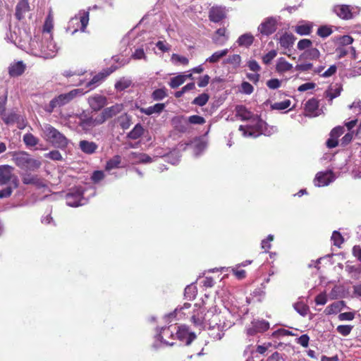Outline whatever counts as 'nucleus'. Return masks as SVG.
I'll return each mask as SVG.
<instances>
[{
    "mask_svg": "<svg viewBox=\"0 0 361 361\" xmlns=\"http://www.w3.org/2000/svg\"><path fill=\"white\" fill-rule=\"evenodd\" d=\"M221 317L219 314H213L209 312L204 314L203 308L196 306L193 310L191 320L200 330L204 328L206 323L208 322L209 336L214 340H221L224 335V331L230 326L225 322L221 323Z\"/></svg>",
    "mask_w": 361,
    "mask_h": 361,
    "instance_id": "1",
    "label": "nucleus"
},
{
    "mask_svg": "<svg viewBox=\"0 0 361 361\" xmlns=\"http://www.w3.org/2000/svg\"><path fill=\"white\" fill-rule=\"evenodd\" d=\"M58 47L51 39H46L40 35L30 38L27 51L30 54L44 59H51L56 55Z\"/></svg>",
    "mask_w": 361,
    "mask_h": 361,
    "instance_id": "2",
    "label": "nucleus"
},
{
    "mask_svg": "<svg viewBox=\"0 0 361 361\" xmlns=\"http://www.w3.org/2000/svg\"><path fill=\"white\" fill-rule=\"evenodd\" d=\"M40 129L42 131L41 136L54 147L61 149L67 147L68 140L63 134L50 124L46 123L40 126Z\"/></svg>",
    "mask_w": 361,
    "mask_h": 361,
    "instance_id": "3",
    "label": "nucleus"
},
{
    "mask_svg": "<svg viewBox=\"0 0 361 361\" xmlns=\"http://www.w3.org/2000/svg\"><path fill=\"white\" fill-rule=\"evenodd\" d=\"M12 161L20 169L26 171H35L41 166V161L34 159L25 151L14 152L12 153Z\"/></svg>",
    "mask_w": 361,
    "mask_h": 361,
    "instance_id": "4",
    "label": "nucleus"
},
{
    "mask_svg": "<svg viewBox=\"0 0 361 361\" xmlns=\"http://www.w3.org/2000/svg\"><path fill=\"white\" fill-rule=\"evenodd\" d=\"M30 37L19 27L15 26L10 27L6 33L5 39L10 43L14 44L18 47L27 51Z\"/></svg>",
    "mask_w": 361,
    "mask_h": 361,
    "instance_id": "5",
    "label": "nucleus"
},
{
    "mask_svg": "<svg viewBox=\"0 0 361 361\" xmlns=\"http://www.w3.org/2000/svg\"><path fill=\"white\" fill-rule=\"evenodd\" d=\"M266 126V123L262 121H259L258 123H257V130L251 126H240L239 130L243 133V135L246 137H256L261 134L269 136L277 131V128L276 127L271 126L268 128Z\"/></svg>",
    "mask_w": 361,
    "mask_h": 361,
    "instance_id": "6",
    "label": "nucleus"
},
{
    "mask_svg": "<svg viewBox=\"0 0 361 361\" xmlns=\"http://www.w3.org/2000/svg\"><path fill=\"white\" fill-rule=\"evenodd\" d=\"M78 94H82L80 90H73L65 94H61L58 97L54 98L49 102V105L46 107L45 110L51 113L56 107L63 106L71 101Z\"/></svg>",
    "mask_w": 361,
    "mask_h": 361,
    "instance_id": "7",
    "label": "nucleus"
},
{
    "mask_svg": "<svg viewBox=\"0 0 361 361\" xmlns=\"http://www.w3.org/2000/svg\"><path fill=\"white\" fill-rule=\"evenodd\" d=\"M13 168L8 165L0 166V185L9 183L8 187L16 188L18 186V178L13 174Z\"/></svg>",
    "mask_w": 361,
    "mask_h": 361,
    "instance_id": "8",
    "label": "nucleus"
},
{
    "mask_svg": "<svg viewBox=\"0 0 361 361\" xmlns=\"http://www.w3.org/2000/svg\"><path fill=\"white\" fill-rule=\"evenodd\" d=\"M176 324H171L167 327H163L157 334L156 337L163 343L168 345H173L176 339Z\"/></svg>",
    "mask_w": 361,
    "mask_h": 361,
    "instance_id": "9",
    "label": "nucleus"
},
{
    "mask_svg": "<svg viewBox=\"0 0 361 361\" xmlns=\"http://www.w3.org/2000/svg\"><path fill=\"white\" fill-rule=\"evenodd\" d=\"M334 11L339 18L348 20L357 15L360 8L358 7H350L347 5H337L334 7Z\"/></svg>",
    "mask_w": 361,
    "mask_h": 361,
    "instance_id": "10",
    "label": "nucleus"
},
{
    "mask_svg": "<svg viewBox=\"0 0 361 361\" xmlns=\"http://www.w3.org/2000/svg\"><path fill=\"white\" fill-rule=\"evenodd\" d=\"M336 176L331 170L320 171L316 174L314 179V184L317 187H323L329 185L334 181Z\"/></svg>",
    "mask_w": 361,
    "mask_h": 361,
    "instance_id": "11",
    "label": "nucleus"
},
{
    "mask_svg": "<svg viewBox=\"0 0 361 361\" xmlns=\"http://www.w3.org/2000/svg\"><path fill=\"white\" fill-rule=\"evenodd\" d=\"M278 19L270 17L265 19L258 27L259 32L264 35H269L274 33L277 28Z\"/></svg>",
    "mask_w": 361,
    "mask_h": 361,
    "instance_id": "12",
    "label": "nucleus"
},
{
    "mask_svg": "<svg viewBox=\"0 0 361 361\" xmlns=\"http://www.w3.org/2000/svg\"><path fill=\"white\" fill-rule=\"evenodd\" d=\"M66 204L71 207H78L86 203V200L82 197V192L80 189L67 194L66 197Z\"/></svg>",
    "mask_w": 361,
    "mask_h": 361,
    "instance_id": "13",
    "label": "nucleus"
},
{
    "mask_svg": "<svg viewBox=\"0 0 361 361\" xmlns=\"http://www.w3.org/2000/svg\"><path fill=\"white\" fill-rule=\"evenodd\" d=\"M176 338L180 341H185L187 345L195 338L196 336L194 333L190 332L186 326H176V331H175Z\"/></svg>",
    "mask_w": 361,
    "mask_h": 361,
    "instance_id": "14",
    "label": "nucleus"
},
{
    "mask_svg": "<svg viewBox=\"0 0 361 361\" xmlns=\"http://www.w3.org/2000/svg\"><path fill=\"white\" fill-rule=\"evenodd\" d=\"M321 114L319 109V102L316 99H310L305 104V116L308 117H316Z\"/></svg>",
    "mask_w": 361,
    "mask_h": 361,
    "instance_id": "15",
    "label": "nucleus"
},
{
    "mask_svg": "<svg viewBox=\"0 0 361 361\" xmlns=\"http://www.w3.org/2000/svg\"><path fill=\"white\" fill-rule=\"evenodd\" d=\"M80 20V31L84 32L89 23V11H80L79 13L73 18L69 22V26L75 23H78Z\"/></svg>",
    "mask_w": 361,
    "mask_h": 361,
    "instance_id": "16",
    "label": "nucleus"
},
{
    "mask_svg": "<svg viewBox=\"0 0 361 361\" xmlns=\"http://www.w3.org/2000/svg\"><path fill=\"white\" fill-rule=\"evenodd\" d=\"M236 116L243 121L252 120L257 121L258 123V118L251 111L247 109L244 106L239 105L235 107Z\"/></svg>",
    "mask_w": 361,
    "mask_h": 361,
    "instance_id": "17",
    "label": "nucleus"
},
{
    "mask_svg": "<svg viewBox=\"0 0 361 361\" xmlns=\"http://www.w3.org/2000/svg\"><path fill=\"white\" fill-rule=\"evenodd\" d=\"M252 328L247 329V334L254 335L257 332H263L269 328V324L264 320H256L252 322Z\"/></svg>",
    "mask_w": 361,
    "mask_h": 361,
    "instance_id": "18",
    "label": "nucleus"
},
{
    "mask_svg": "<svg viewBox=\"0 0 361 361\" xmlns=\"http://www.w3.org/2000/svg\"><path fill=\"white\" fill-rule=\"evenodd\" d=\"M89 104L94 111H99L106 104V98L102 95H94L89 98Z\"/></svg>",
    "mask_w": 361,
    "mask_h": 361,
    "instance_id": "19",
    "label": "nucleus"
},
{
    "mask_svg": "<svg viewBox=\"0 0 361 361\" xmlns=\"http://www.w3.org/2000/svg\"><path fill=\"white\" fill-rule=\"evenodd\" d=\"M293 68L292 63L286 61L283 57L279 58L276 61V71L279 74L290 71Z\"/></svg>",
    "mask_w": 361,
    "mask_h": 361,
    "instance_id": "20",
    "label": "nucleus"
},
{
    "mask_svg": "<svg viewBox=\"0 0 361 361\" xmlns=\"http://www.w3.org/2000/svg\"><path fill=\"white\" fill-rule=\"evenodd\" d=\"M79 148L85 154H92L96 152L98 145L92 141L83 140L80 141Z\"/></svg>",
    "mask_w": 361,
    "mask_h": 361,
    "instance_id": "21",
    "label": "nucleus"
},
{
    "mask_svg": "<svg viewBox=\"0 0 361 361\" xmlns=\"http://www.w3.org/2000/svg\"><path fill=\"white\" fill-rule=\"evenodd\" d=\"M30 11V4L27 0H20L16 7V16L18 20L24 18L25 14Z\"/></svg>",
    "mask_w": 361,
    "mask_h": 361,
    "instance_id": "22",
    "label": "nucleus"
},
{
    "mask_svg": "<svg viewBox=\"0 0 361 361\" xmlns=\"http://www.w3.org/2000/svg\"><path fill=\"white\" fill-rule=\"evenodd\" d=\"M112 71H104L94 75L90 81L86 83V87H89L88 91L97 86L98 84L112 73ZM86 92H87V90Z\"/></svg>",
    "mask_w": 361,
    "mask_h": 361,
    "instance_id": "23",
    "label": "nucleus"
},
{
    "mask_svg": "<svg viewBox=\"0 0 361 361\" xmlns=\"http://www.w3.org/2000/svg\"><path fill=\"white\" fill-rule=\"evenodd\" d=\"M226 13L224 8L219 6H214L209 11L210 20L218 23L225 18Z\"/></svg>",
    "mask_w": 361,
    "mask_h": 361,
    "instance_id": "24",
    "label": "nucleus"
},
{
    "mask_svg": "<svg viewBox=\"0 0 361 361\" xmlns=\"http://www.w3.org/2000/svg\"><path fill=\"white\" fill-rule=\"evenodd\" d=\"M320 55L319 49L311 47L299 56V60H317Z\"/></svg>",
    "mask_w": 361,
    "mask_h": 361,
    "instance_id": "25",
    "label": "nucleus"
},
{
    "mask_svg": "<svg viewBox=\"0 0 361 361\" xmlns=\"http://www.w3.org/2000/svg\"><path fill=\"white\" fill-rule=\"evenodd\" d=\"M79 119V126L85 131H89L90 129L96 126L93 120V116L82 115L80 116Z\"/></svg>",
    "mask_w": 361,
    "mask_h": 361,
    "instance_id": "26",
    "label": "nucleus"
},
{
    "mask_svg": "<svg viewBox=\"0 0 361 361\" xmlns=\"http://www.w3.org/2000/svg\"><path fill=\"white\" fill-rule=\"evenodd\" d=\"M53 29V20L52 18L49 16L43 26V31L40 37H45L46 39H51L52 34L51 33Z\"/></svg>",
    "mask_w": 361,
    "mask_h": 361,
    "instance_id": "27",
    "label": "nucleus"
},
{
    "mask_svg": "<svg viewBox=\"0 0 361 361\" xmlns=\"http://www.w3.org/2000/svg\"><path fill=\"white\" fill-rule=\"evenodd\" d=\"M344 305L345 303L343 301L334 302L326 307L324 313L326 315L336 314L342 310Z\"/></svg>",
    "mask_w": 361,
    "mask_h": 361,
    "instance_id": "28",
    "label": "nucleus"
},
{
    "mask_svg": "<svg viewBox=\"0 0 361 361\" xmlns=\"http://www.w3.org/2000/svg\"><path fill=\"white\" fill-rule=\"evenodd\" d=\"M212 39L216 44L219 46L224 45L228 39V37L226 35L225 28L218 29L216 31Z\"/></svg>",
    "mask_w": 361,
    "mask_h": 361,
    "instance_id": "29",
    "label": "nucleus"
},
{
    "mask_svg": "<svg viewBox=\"0 0 361 361\" xmlns=\"http://www.w3.org/2000/svg\"><path fill=\"white\" fill-rule=\"evenodd\" d=\"M25 71V65L22 61H18L11 64L8 68V73L11 76H18Z\"/></svg>",
    "mask_w": 361,
    "mask_h": 361,
    "instance_id": "30",
    "label": "nucleus"
},
{
    "mask_svg": "<svg viewBox=\"0 0 361 361\" xmlns=\"http://www.w3.org/2000/svg\"><path fill=\"white\" fill-rule=\"evenodd\" d=\"M341 90L342 87L340 85L336 84L334 85H331L327 90H326L325 96L329 101H332L334 98L341 94Z\"/></svg>",
    "mask_w": 361,
    "mask_h": 361,
    "instance_id": "31",
    "label": "nucleus"
},
{
    "mask_svg": "<svg viewBox=\"0 0 361 361\" xmlns=\"http://www.w3.org/2000/svg\"><path fill=\"white\" fill-rule=\"evenodd\" d=\"M254 41V37L250 33H245L240 35L236 43L239 47H249Z\"/></svg>",
    "mask_w": 361,
    "mask_h": 361,
    "instance_id": "32",
    "label": "nucleus"
},
{
    "mask_svg": "<svg viewBox=\"0 0 361 361\" xmlns=\"http://www.w3.org/2000/svg\"><path fill=\"white\" fill-rule=\"evenodd\" d=\"M164 104H156L154 106L147 108H141L140 111L146 115H152L154 114H160L164 109Z\"/></svg>",
    "mask_w": 361,
    "mask_h": 361,
    "instance_id": "33",
    "label": "nucleus"
},
{
    "mask_svg": "<svg viewBox=\"0 0 361 361\" xmlns=\"http://www.w3.org/2000/svg\"><path fill=\"white\" fill-rule=\"evenodd\" d=\"M144 128L141 124L137 123L135 126L131 131L128 134V137L132 140H137L140 138L144 133Z\"/></svg>",
    "mask_w": 361,
    "mask_h": 361,
    "instance_id": "34",
    "label": "nucleus"
},
{
    "mask_svg": "<svg viewBox=\"0 0 361 361\" xmlns=\"http://www.w3.org/2000/svg\"><path fill=\"white\" fill-rule=\"evenodd\" d=\"M123 110V104H116L111 107L106 108L103 112L108 118L113 117Z\"/></svg>",
    "mask_w": 361,
    "mask_h": 361,
    "instance_id": "35",
    "label": "nucleus"
},
{
    "mask_svg": "<svg viewBox=\"0 0 361 361\" xmlns=\"http://www.w3.org/2000/svg\"><path fill=\"white\" fill-rule=\"evenodd\" d=\"M279 43L281 47L289 48L294 43V37L290 34H285L280 37Z\"/></svg>",
    "mask_w": 361,
    "mask_h": 361,
    "instance_id": "36",
    "label": "nucleus"
},
{
    "mask_svg": "<svg viewBox=\"0 0 361 361\" xmlns=\"http://www.w3.org/2000/svg\"><path fill=\"white\" fill-rule=\"evenodd\" d=\"M228 53V49H225L223 50L214 52L211 56L206 59V62L214 63L218 62L221 58L225 56Z\"/></svg>",
    "mask_w": 361,
    "mask_h": 361,
    "instance_id": "37",
    "label": "nucleus"
},
{
    "mask_svg": "<svg viewBox=\"0 0 361 361\" xmlns=\"http://www.w3.org/2000/svg\"><path fill=\"white\" fill-rule=\"evenodd\" d=\"M23 140L28 147H35L39 142V139L32 133H25L23 135Z\"/></svg>",
    "mask_w": 361,
    "mask_h": 361,
    "instance_id": "38",
    "label": "nucleus"
},
{
    "mask_svg": "<svg viewBox=\"0 0 361 361\" xmlns=\"http://www.w3.org/2000/svg\"><path fill=\"white\" fill-rule=\"evenodd\" d=\"M186 81V76L184 74H179L175 77L171 78L169 82V86L173 88H177Z\"/></svg>",
    "mask_w": 361,
    "mask_h": 361,
    "instance_id": "39",
    "label": "nucleus"
},
{
    "mask_svg": "<svg viewBox=\"0 0 361 361\" xmlns=\"http://www.w3.org/2000/svg\"><path fill=\"white\" fill-rule=\"evenodd\" d=\"M312 24L304 23L295 26V31L300 35H308L312 32Z\"/></svg>",
    "mask_w": 361,
    "mask_h": 361,
    "instance_id": "40",
    "label": "nucleus"
},
{
    "mask_svg": "<svg viewBox=\"0 0 361 361\" xmlns=\"http://www.w3.org/2000/svg\"><path fill=\"white\" fill-rule=\"evenodd\" d=\"M131 156H132V158L135 159L137 160V162H138V163L147 164V163H150L152 161V159L147 154H144V153L137 154V153L133 152L131 154Z\"/></svg>",
    "mask_w": 361,
    "mask_h": 361,
    "instance_id": "41",
    "label": "nucleus"
},
{
    "mask_svg": "<svg viewBox=\"0 0 361 361\" xmlns=\"http://www.w3.org/2000/svg\"><path fill=\"white\" fill-rule=\"evenodd\" d=\"M118 122L123 130L128 129L131 124V118L126 114L120 116L118 118Z\"/></svg>",
    "mask_w": 361,
    "mask_h": 361,
    "instance_id": "42",
    "label": "nucleus"
},
{
    "mask_svg": "<svg viewBox=\"0 0 361 361\" xmlns=\"http://www.w3.org/2000/svg\"><path fill=\"white\" fill-rule=\"evenodd\" d=\"M295 310L301 316H306L307 314L309 307L302 302H297L293 305Z\"/></svg>",
    "mask_w": 361,
    "mask_h": 361,
    "instance_id": "43",
    "label": "nucleus"
},
{
    "mask_svg": "<svg viewBox=\"0 0 361 361\" xmlns=\"http://www.w3.org/2000/svg\"><path fill=\"white\" fill-rule=\"evenodd\" d=\"M194 152L196 156L199 155L207 147V143L202 140H197L193 143Z\"/></svg>",
    "mask_w": 361,
    "mask_h": 361,
    "instance_id": "44",
    "label": "nucleus"
},
{
    "mask_svg": "<svg viewBox=\"0 0 361 361\" xmlns=\"http://www.w3.org/2000/svg\"><path fill=\"white\" fill-rule=\"evenodd\" d=\"M197 287L193 284H190L185 288V297L188 300H193L197 295Z\"/></svg>",
    "mask_w": 361,
    "mask_h": 361,
    "instance_id": "45",
    "label": "nucleus"
},
{
    "mask_svg": "<svg viewBox=\"0 0 361 361\" xmlns=\"http://www.w3.org/2000/svg\"><path fill=\"white\" fill-rule=\"evenodd\" d=\"M22 180L26 185H37L38 184L39 179L37 176L31 173H25L22 177Z\"/></svg>",
    "mask_w": 361,
    "mask_h": 361,
    "instance_id": "46",
    "label": "nucleus"
},
{
    "mask_svg": "<svg viewBox=\"0 0 361 361\" xmlns=\"http://www.w3.org/2000/svg\"><path fill=\"white\" fill-rule=\"evenodd\" d=\"M121 157L120 156H114L112 159L107 161L106 165V169L110 171L113 169L118 168L121 163Z\"/></svg>",
    "mask_w": 361,
    "mask_h": 361,
    "instance_id": "47",
    "label": "nucleus"
},
{
    "mask_svg": "<svg viewBox=\"0 0 361 361\" xmlns=\"http://www.w3.org/2000/svg\"><path fill=\"white\" fill-rule=\"evenodd\" d=\"M171 61L175 65H178L179 63L188 65L189 62L188 59L186 57L176 54H173L171 55Z\"/></svg>",
    "mask_w": 361,
    "mask_h": 361,
    "instance_id": "48",
    "label": "nucleus"
},
{
    "mask_svg": "<svg viewBox=\"0 0 361 361\" xmlns=\"http://www.w3.org/2000/svg\"><path fill=\"white\" fill-rule=\"evenodd\" d=\"M130 80L127 78H121L115 84V88L118 91H122L130 87Z\"/></svg>",
    "mask_w": 361,
    "mask_h": 361,
    "instance_id": "49",
    "label": "nucleus"
},
{
    "mask_svg": "<svg viewBox=\"0 0 361 361\" xmlns=\"http://www.w3.org/2000/svg\"><path fill=\"white\" fill-rule=\"evenodd\" d=\"M209 97L207 93H202L196 98H195V99L192 101V104L200 106H202L207 104V102L209 100Z\"/></svg>",
    "mask_w": 361,
    "mask_h": 361,
    "instance_id": "50",
    "label": "nucleus"
},
{
    "mask_svg": "<svg viewBox=\"0 0 361 361\" xmlns=\"http://www.w3.org/2000/svg\"><path fill=\"white\" fill-rule=\"evenodd\" d=\"M226 63L232 65L234 68H238L240 65L241 57L239 54H233L227 58Z\"/></svg>",
    "mask_w": 361,
    "mask_h": 361,
    "instance_id": "51",
    "label": "nucleus"
},
{
    "mask_svg": "<svg viewBox=\"0 0 361 361\" xmlns=\"http://www.w3.org/2000/svg\"><path fill=\"white\" fill-rule=\"evenodd\" d=\"M18 116L19 114L15 112H11L4 116L3 120L7 125L13 124L18 120Z\"/></svg>",
    "mask_w": 361,
    "mask_h": 361,
    "instance_id": "52",
    "label": "nucleus"
},
{
    "mask_svg": "<svg viewBox=\"0 0 361 361\" xmlns=\"http://www.w3.org/2000/svg\"><path fill=\"white\" fill-rule=\"evenodd\" d=\"M312 42L310 39H300L298 42L297 48L300 51H302V50L305 51V50L310 49L312 47Z\"/></svg>",
    "mask_w": 361,
    "mask_h": 361,
    "instance_id": "53",
    "label": "nucleus"
},
{
    "mask_svg": "<svg viewBox=\"0 0 361 361\" xmlns=\"http://www.w3.org/2000/svg\"><path fill=\"white\" fill-rule=\"evenodd\" d=\"M290 104H291L290 101L289 99H286V100H284L282 102L274 103L271 106V107L273 109L284 110V109L289 108V106H290Z\"/></svg>",
    "mask_w": 361,
    "mask_h": 361,
    "instance_id": "54",
    "label": "nucleus"
},
{
    "mask_svg": "<svg viewBox=\"0 0 361 361\" xmlns=\"http://www.w3.org/2000/svg\"><path fill=\"white\" fill-rule=\"evenodd\" d=\"M353 329V326L351 325H339L336 328V331L341 335L343 336H348Z\"/></svg>",
    "mask_w": 361,
    "mask_h": 361,
    "instance_id": "55",
    "label": "nucleus"
},
{
    "mask_svg": "<svg viewBox=\"0 0 361 361\" xmlns=\"http://www.w3.org/2000/svg\"><path fill=\"white\" fill-rule=\"evenodd\" d=\"M331 240L334 245L340 247L343 243V238L341 233L336 231H334L331 235Z\"/></svg>",
    "mask_w": 361,
    "mask_h": 361,
    "instance_id": "56",
    "label": "nucleus"
},
{
    "mask_svg": "<svg viewBox=\"0 0 361 361\" xmlns=\"http://www.w3.org/2000/svg\"><path fill=\"white\" fill-rule=\"evenodd\" d=\"M313 69V64L311 63H303L297 64L295 66V70L300 72H307Z\"/></svg>",
    "mask_w": 361,
    "mask_h": 361,
    "instance_id": "57",
    "label": "nucleus"
},
{
    "mask_svg": "<svg viewBox=\"0 0 361 361\" xmlns=\"http://www.w3.org/2000/svg\"><path fill=\"white\" fill-rule=\"evenodd\" d=\"M277 51L276 50H271L264 56H262V61L264 64H269L271 61L276 56Z\"/></svg>",
    "mask_w": 361,
    "mask_h": 361,
    "instance_id": "58",
    "label": "nucleus"
},
{
    "mask_svg": "<svg viewBox=\"0 0 361 361\" xmlns=\"http://www.w3.org/2000/svg\"><path fill=\"white\" fill-rule=\"evenodd\" d=\"M167 95L166 90L161 88L154 90L152 93V97L154 100H161Z\"/></svg>",
    "mask_w": 361,
    "mask_h": 361,
    "instance_id": "59",
    "label": "nucleus"
},
{
    "mask_svg": "<svg viewBox=\"0 0 361 361\" xmlns=\"http://www.w3.org/2000/svg\"><path fill=\"white\" fill-rule=\"evenodd\" d=\"M274 240V235H269L266 239L262 240L261 247L267 252L271 247V243Z\"/></svg>",
    "mask_w": 361,
    "mask_h": 361,
    "instance_id": "60",
    "label": "nucleus"
},
{
    "mask_svg": "<svg viewBox=\"0 0 361 361\" xmlns=\"http://www.w3.org/2000/svg\"><path fill=\"white\" fill-rule=\"evenodd\" d=\"M332 33L331 27L328 26H321L317 30V35L322 37H326Z\"/></svg>",
    "mask_w": 361,
    "mask_h": 361,
    "instance_id": "61",
    "label": "nucleus"
},
{
    "mask_svg": "<svg viewBox=\"0 0 361 361\" xmlns=\"http://www.w3.org/2000/svg\"><path fill=\"white\" fill-rule=\"evenodd\" d=\"M44 156L45 157L54 161H61L63 159L61 154L58 150L51 151Z\"/></svg>",
    "mask_w": 361,
    "mask_h": 361,
    "instance_id": "62",
    "label": "nucleus"
},
{
    "mask_svg": "<svg viewBox=\"0 0 361 361\" xmlns=\"http://www.w3.org/2000/svg\"><path fill=\"white\" fill-rule=\"evenodd\" d=\"M249 69L255 73H258L261 70V67L258 62L255 60H249L247 63Z\"/></svg>",
    "mask_w": 361,
    "mask_h": 361,
    "instance_id": "63",
    "label": "nucleus"
},
{
    "mask_svg": "<svg viewBox=\"0 0 361 361\" xmlns=\"http://www.w3.org/2000/svg\"><path fill=\"white\" fill-rule=\"evenodd\" d=\"M281 85V81L276 78L269 80L267 82V87L271 90H276V89L280 87Z\"/></svg>",
    "mask_w": 361,
    "mask_h": 361,
    "instance_id": "64",
    "label": "nucleus"
}]
</instances>
